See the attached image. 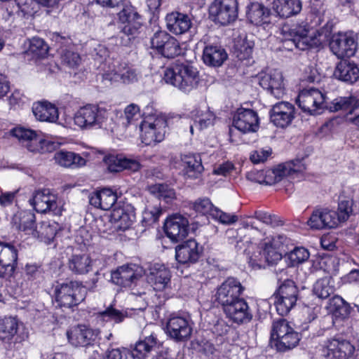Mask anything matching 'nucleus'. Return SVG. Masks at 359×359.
I'll return each instance as SVG.
<instances>
[{"instance_id":"14","label":"nucleus","mask_w":359,"mask_h":359,"mask_svg":"<svg viewBox=\"0 0 359 359\" xmlns=\"http://www.w3.org/2000/svg\"><path fill=\"white\" fill-rule=\"evenodd\" d=\"M192 325L189 316L172 314L166 324V333L175 341H185L191 337Z\"/></svg>"},{"instance_id":"19","label":"nucleus","mask_w":359,"mask_h":359,"mask_svg":"<svg viewBox=\"0 0 359 359\" xmlns=\"http://www.w3.org/2000/svg\"><path fill=\"white\" fill-rule=\"evenodd\" d=\"M329 45L331 51L339 59L353 56L358 46L354 36L347 32L334 34Z\"/></svg>"},{"instance_id":"24","label":"nucleus","mask_w":359,"mask_h":359,"mask_svg":"<svg viewBox=\"0 0 359 359\" xmlns=\"http://www.w3.org/2000/svg\"><path fill=\"white\" fill-rule=\"evenodd\" d=\"M188 219L181 215H174L164 224L166 236L173 242H178L188 234Z\"/></svg>"},{"instance_id":"2","label":"nucleus","mask_w":359,"mask_h":359,"mask_svg":"<svg viewBox=\"0 0 359 359\" xmlns=\"http://www.w3.org/2000/svg\"><path fill=\"white\" fill-rule=\"evenodd\" d=\"M110 112L98 104H88L81 107L74 114V123L83 130L106 128Z\"/></svg>"},{"instance_id":"30","label":"nucleus","mask_w":359,"mask_h":359,"mask_svg":"<svg viewBox=\"0 0 359 359\" xmlns=\"http://www.w3.org/2000/svg\"><path fill=\"white\" fill-rule=\"evenodd\" d=\"M104 161L107 170L111 172H118L124 170L136 172L141 167L138 160L127 158L123 155L109 154L104 156Z\"/></svg>"},{"instance_id":"3","label":"nucleus","mask_w":359,"mask_h":359,"mask_svg":"<svg viewBox=\"0 0 359 359\" xmlns=\"http://www.w3.org/2000/svg\"><path fill=\"white\" fill-rule=\"evenodd\" d=\"M300 340L299 334L284 318L274 320L271 332V344L278 351L285 352L297 346Z\"/></svg>"},{"instance_id":"35","label":"nucleus","mask_w":359,"mask_h":359,"mask_svg":"<svg viewBox=\"0 0 359 359\" xmlns=\"http://www.w3.org/2000/svg\"><path fill=\"white\" fill-rule=\"evenodd\" d=\"M227 58V53L221 46L208 44L203 48L202 59L210 67H220Z\"/></svg>"},{"instance_id":"22","label":"nucleus","mask_w":359,"mask_h":359,"mask_svg":"<svg viewBox=\"0 0 359 359\" xmlns=\"http://www.w3.org/2000/svg\"><path fill=\"white\" fill-rule=\"evenodd\" d=\"M67 336L69 342L72 346L75 347H88L94 344L97 337V332L86 325H79L67 331Z\"/></svg>"},{"instance_id":"41","label":"nucleus","mask_w":359,"mask_h":359,"mask_svg":"<svg viewBox=\"0 0 359 359\" xmlns=\"http://www.w3.org/2000/svg\"><path fill=\"white\" fill-rule=\"evenodd\" d=\"M273 9L283 18L297 15L302 9V4L299 0H274Z\"/></svg>"},{"instance_id":"33","label":"nucleus","mask_w":359,"mask_h":359,"mask_svg":"<svg viewBox=\"0 0 359 359\" xmlns=\"http://www.w3.org/2000/svg\"><path fill=\"white\" fill-rule=\"evenodd\" d=\"M283 82V74L276 69L264 74L259 80L260 86L276 98L282 97L284 94Z\"/></svg>"},{"instance_id":"46","label":"nucleus","mask_w":359,"mask_h":359,"mask_svg":"<svg viewBox=\"0 0 359 359\" xmlns=\"http://www.w3.org/2000/svg\"><path fill=\"white\" fill-rule=\"evenodd\" d=\"M339 224L335 211L327 208L316 210V229L335 228Z\"/></svg>"},{"instance_id":"31","label":"nucleus","mask_w":359,"mask_h":359,"mask_svg":"<svg viewBox=\"0 0 359 359\" xmlns=\"http://www.w3.org/2000/svg\"><path fill=\"white\" fill-rule=\"evenodd\" d=\"M327 314H332V323L335 320H344L349 318L352 308L344 299L338 295L328 299L324 306Z\"/></svg>"},{"instance_id":"51","label":"nucleus","mask_w":359,"mask_h":359,"mask_svg":"<svg viewBox=\"0 0 359 359\" xmlns=\"http://www.w3.org/2000/svg\"><path fill=\"white\" fill-rule=\"evenodd\" d=\"M161 214L162 209L160 205H147L142 212V225L145 227L152 226L158 222Z\"/></svg>"},{"instance_id":"20","label":"nucleus","mask_w":359,"mask_h":359,"mask_svg":"<svg viewBox=\"0 0 359 359\" xmlns=\"http://www.w3.org/2000/svg\"><path fill=\"white\" fill-rule=\"evenodd\" d=\"M326 359H348L355 352V346L352 343L338 336L328 340L323 350Z\"/></svg>"},{"instance_id":"27","label":"nucleus","mask_w":359,"mask_h":359,"mask_svg":"<svg viewBox=\"0 0 359 359\" xmlns=\"http://www.w3.org/2000/svg\"><path fill=\"white\" fill-rule=\"evenodd\" d=\"M223 311L230 320L238 325L248 323L252 318L248 304L243 298L224 307Z\"/></svg>"},{"instance_id":"54","label":"nucleus","mask_w":359,"mask_h":359,"mask_svg":"<svg viewBox=\"0 0 359 359\" xmlns=\"http://www.w3.org/2000/svg\"><path fill=\"white\" fill-rule=\"evenodd\" d=\"M117 226L122 230L128 229L134 222L135 215L133 211L127 212L123 209L118 210L114 215Z\"/></svg>"},{"instance_id":"39","label":"nucleus","mask_w":359,"mask_h":359,"mask_svg":"<svg viewBox=\"0 0 359 359\" xmlns=\"http://www.w3.org/2000/svg\"><path fill=\"white\" fill-rule=\"evenodd\" d=\"M32 111L36 118L40 121L55 123L59 117L57 108L50 102L34 104Z\"/></svg>"},{"instance_id":"10","label":"nucleus","mask_w":359,"mask_h":359,"mask_svg":"<svg viewBox=\"0 0 359 359\" xmlns=\"http://www.w3.org/2000/svg\"><path fill=\"white\" fill-rule=\"evenodd\" d=\"M150 43L151 48L165 58H175L182 52L178 41L165 31L155 32L150 38Z\"/></svg>"},{"instance_id":"26","label":"nucleus","mask_w":359,"mask_h":359,"mask_svg":"<svg viewBox=\"0 0 359 359\" xmlns=\"http://www.w3.org/2000/svg\"><path fill=\"white\" fill-rule=\"evenodd\" d=\"M294 107L290 102H278L270 110V120L276 126L285 128L294 119Z\"/></svg>"},{"instance_id":"62","label":"nucleus","mask_w":359,"mask_h":359,"mask_svg":"<svg viewBox=\"0 0 359 359\" xmlns=\"http://www.w3.org/2000/svg\"><path fill=\"white\" fill-rule=\"evenodd\" d=\"M337 238L332 233L324 234L320 238V246L326 250H333L336 248Z\"/></svg>"},{"instance_id":"45","label":"nucleus","mask_w":359,"mask_h":359,"mask_svg":"<svg viewBox=\"0 0 359 359\" xmlns=\"http://www.w3.org/2000/svg\"><path fill=\"white\" fill-rule=\"evenodd\" d=\"M58 229L59 225L57 223L43 221L35 229L33 237L40 239L41 241L46 244H50L53 241Z\"/></svg>"},{"instance_id":"50","label":"nucleus","mask_w":359,"mask_h":359,"mask_svg":"<svg viewBox=\"0 0 359 359\" xmlns=\"http://www.w3.org/2000/svg\"><path fill=\"white\" fill-rule=\"evenodd\" d=\"M35 220V215L32 212L25 211L21 212L19 218V230L33 236L35 229H36Z\"/></svg>"},{"instance_id":"61","label":"nucleus","mask_w":359,"mask_h":359,"mask_svg":"<svg viewBox=\"0 0 359 359\" xmlns=\"http://www.w3.org/2000/svg\"><path fill=\"white\" fill-rule=\"evenodd\" d=\"M212 217L224 224H233L238 220L237 216L235 215L224 212L217 208L213 210Z\"/></svg>"},{"instance_id":"4","label":"nucleus","mask_w":359,"mask_h":359,"mask_svg":"<svg viewBox=\"0 0 359 359\" xmlns=\"http://www.w3.org/2000/svg\"><path fill=\"white\" fill-rule=\"evenodd\" d=\"M54 294L57 306L70 309L85 299L86 290L81 283L69 281L57 285Z\"/></svg>"},{"instance_id":"18","label":"nucleus","mask_w":359,"mask_h":359,"mask_svg":"<svg viewBox=\"0 0 359 359\" xmlns=\"http://www.w3.org/2000/svg\"><path fill=\"white\" fill-rule=\"evenodd\" d=\"M282 32L286 41H291L294 46L302 50L311 49L314 45V37L308 36L309 29L306 25H285Z\"/></svg>"},{"instance_id":"8","label":"nucleus","mask_w":359,"mask_h":359,"mask_svg":"<svg viewBox=\"0 0 359 359\" xmlns=\"http://www.w3.org/2000/svg\"><path fill=\"white\" fill-rule=\"evenodd\" d=\"M209 14L215 24L229 25L238 18V0H214L209 8Z\"/></svg>"},{"instance_id":"15","label":"nucleus","mask_w":359,"mask_h":359,"mask_svg":"<svg viewBox=\"0 0 359 359\" xmlns=\"http://www.w3.org/2000/svg\"><path fill=\"white\" fill-rule=\"evenodd\" d=\"M29 334L16 318H0V339L7 343H21Z\"/></svg>"},{"instance_id":"53","label":"nucleus","mask_w":359,"mask_h":359,"mask_svg":"<svg viewBox=\"0 0 359 359\" xmlns=\"http://www.w3.org/2000/svg\"><path fill=\"white\" fill-rule=\"evenodd\" d=\"M233 50L240 60H246L252 55V44L245 39H239L234 42Z\"/></svg>"},{"instance_id":"28","label":"nucleus","mask_w":359,"mask_h":359,"mask_svg":"<svg viewBox=\"0 0 359 359\" xmlns=\"http://www.w3.org/2000/svg\"><path fill=\"white\" fill-rule=\"evenodd\" d=\"M138 269V266L135 264L121 266L111 272V280L121 287H131L133 284H136L141 277V273L137 271Z\"/></svg>"},{"instance_id":"21","label":"nucleus","mask_w":359,"mask_h":359,"mask_svg":"<svg viewBox=\"0 0 359 359\" xmlns=\"http://www.w3.org/2000/svg\"><path fill=\"white\" fill-rule=\"evenodd\" d=\"M30 204L34 210L41 213L52 212L55 215L60 213L58 207L57 198L50 189H39L33 194V197L29 200Z\"/></svg>"},{"instance_id":"7","label":"nucleus","mask_w":359,"mask_h":359,"mask_svg":"<svg viewBox=\"0 0 359 359\" xmlns=\"http://www.w3.org/2000/svg\"><path fill=\"white\" fill-rule=\"evenodd\" d=\"M156 345L157 339L151 334L137 341L133 351L119 348L107 349L105 353L106 358L107 359H145Z\"/></svg>"},{"instance_id":"32","label":"nucleus","mask_w":359,"mask_h":359,"mask_svg":"<svg viewBox=\"0 0 359 359\" xmlns=\"http://www.w3.org/2000/svg\"><path fill=\"white\" fill-rule=\"evenodd\" d=\"M147 281L154 290L162 291L165 289L170 281V272L164 265L153 264L147 274Z\"/></svg>"},{"instance_id":"12","label":"nucleus","mask_w":359,"mask_h":359,"mask_svg":"<svg viewBox=\"0 0 359 359\" xmlns=\"http://www.w3.org/2000/svg\"><path fill=\"white\" fill-rule=\"evenodd\" d=\"M275 295L274 304L276 311L281 316H286L296 305L298 298V289L294 282L286 279L282 283Z\"/></svg>"},{"instance_id":"59","label":"nucleus","mask_w":359,"mask_h":359,"mask_svg":"<svg viewBox=\"0 0 359 359\" xmlns=\"http://www.w3.org/2000/svg\"><path fill=\"white\" fill-rule=\"evenodd\" d=\"M352 205L353 201L351 200H341L339 201L337 211H335L339 224L348 219L353 212Z\"/></svg>"},{"instance_id":"6","label":"nucleus","mask_w":359,"mask_h":359,"mask_svg":"<svg viewBox=\"0 0 359 359\" xmlns=\"http://www.w3.org/2000/svg\"><path fill=\"white\" fill-rule=\"evenodd\" d=\"M11 133L32 152H51L59 146L58 143L43 139L35 130L25 127H16L11 130Z\"/></svg>"},{"instance_id":"37","label":"nucleus","mask_w":359,"mask_h":359,"mask_svg":"<svg viewBox=\"0 0 359 359\" xmlns=\"http://www.w3.org/2000/svg\"><path fill=\"white\" fill-rule=\"evenodd\" d=\"M336 79L348 83H353L359 79L358 67L347 60H341L334 72Z\"/></svg>"},{"instance_id":"16","label":"nucleus","mask_w":359,"mask_h":359,"mask_svg":"<svg viewBox=\"0 0 359 359\" xmlns=\"http://www.w3.org/2000/svg\"><path fill=\"white\" fill-rule=\"evenodd\" d=\"M244 287L236 278H227L218 287L215 294V302L222 309L241 299Z\"/></svg>"},{"instance_id":"40","label":"nucleus","mask_w":359,"mask_h":359,"mask_svg":"<svg viewBox=\"0 0 359 359\" xmlns=\"http://www.w3.org/2000/svg\"><path fill=\"white\" fill-rule=\"evenodd\" d=\"M305 81H302L301 86L302 89L299 91L296 103L302 112L306 115L313 114V107H314V86H305Z\"/></svg>"},{"instance_id":"56","label":"nucleus","mask_w":359,"mask_h":359,"mask_svg":"<svg viewBox=\"0 0 359 359\" xmlns=\"http://www.w3.org/2000/svg\"><path fill=\"white\" fill-rule=\"evenodd\" d=\"M48 46L41 38L34 37L30 41L29 51L37 58H43L48 52Z\"/></svg>"},{"instance_id":"11","label":"nucleus","mask_w":359,"mask_h":359,"mask_svg":"<svg viewBox=\"0 0 359 359\" xmlns=\"http://www.w3.org/2000/svg\"><path fill=\"white\" fill-rule=\"evenodd\" d=\"M140 137L145 145L161 142L166 133L167 120L163 116L149 117L142 121Z\"/></svg>"},{"instance_id":"42","label":"nucleus","mask_w":359,"mask_h":359,"mask_svg":"<svg viewBox=\"0 0 359 359\" xmlns=\"http://www.w3.org/2000/svg\"><path fill=\"white\" fill-rule=\"evenodd\" d=\"M191 114L194 119V124L190 126L191 134L194 133V128L202 130L213 125L215 119L214 114L207 108L196 109L191 112Z\"/></svg>"},{"instance_id":"64","label":"nucleus","mask_w":359,"mask_h":359,"mask_svg":"<svg viewBox=\"0 0 359 359\" xmlns=\"http://www.w3.org/2000/svg\"><path fill=\"white\" fill-rule=\"evenodd\" d=\"M139 107L135 104H131L126 107L124 110L123 120L126 122L123 121V124H130L135 116H138Z\"/></svg>"},{"instance_id":"43","label":"nucleus","mask_w":359,"mask_h":359,"mask_svg":"<svg viewBox=\"0 0 359 359\" xmlns=\"http://www.w3.org/2000/svg\"><path fill=\"white\" fill-rule=\"evenodd\" d=\"M93 261L86 254L73 255L68 261L69 269L75 274H86L92 270Z\"/></svg>"},{"instance_id":"47","label":"nucleus","mask_w":359,"mask_h":359,"mask_svg":"<svg viewBox=\"0 0 359 359\" xmlns=\"http://www.w3.org/2000/svg\"><path fill=\"white\" fill-rule=\"evenodd\" d=\"M182 162L184 174L189 178H197L203 170L201 158L199 156H184Z\"/></svg>"},{"instance_id":"17","label":"nucleus","mask_w":359,"mask_h":359,"mask_svg":"<svg viewBox=\"0 0 359 359\" xmlns=\"http://www.w3.org/2000/svg\"><path fill=\"white\" fill-rule=\"evenodd\" d=\"M326 100V93L316 89V114H321L325 109H328L329 111H348V114H352L354 104L358 101L356 97H343L327 104Z\"/></svg>"},{"instance_id":"49","label":"nucleus","mask_w":359,"mask_h":359,"mask_svg":"<svg viewBox=\"0 0 359 359\" xmlns=\"http://www.w3.org/2000/svg\"><path fill=\"white\" fill-rule=\"evenodd\" d=\"M148 190L154 197L164 201L166 203H170L176 197L175 190L167 184H153L148 187Z\"/></svg>"},{"instance_id":"60","label":"nucleus","mask_w":359,"mask_h":359,"mask_svg":"<svg viewBox=\"0 0 359 359\" xmlns=\"http://www.w3.org/2000/svg\"><path fill=\"white\" fill-rule=\"evenodd\" d=\"M309 257V251L304 248H295L288 255L292 266L297 265Z\"/></svg>"},{"instance_id":"13","label":"nucleus","mask_w":359,"mask_h":359,"mask_svg":"<svg viewBox=\"0 0 359 359\" xmlns=\"http://www.w3.org/2000/svg\"><path fill=\"white\" fill-rule=\"evenodd\" d=\"M102 79L109 81H121L123 83H133L137 81L136 70L127 63L119 60L109 61L107 68H104Z\"/></svg>"},{"instance_id":"23","label":"nucleus","mask_w":359,"mask_h":359,"mask_svg":"<svg viewBox=\"0 0 359 359\" xmlns=\"http://www.w3.org/2000/svg\"><path fill=\"white\" fill-rule=\"evenodd\" d=\"M18 250L12 245L0 242V278L11 277L15 269Z\"/></svg>"},{"instance_id":"57","label":"nucleus","mask_w":359,"mask_h":359,"mask_svg":"<svg viewBox=\"0 0 359 359\" xmlns=\"http://www.w3.org/2000/svg\"><path fill=\"white\" fill-rule=\"evenodd\" d=\"M126 317V316L123 312L113 308L111 306L98 314V318L101 320L106 322L114 321L116 323H121Z\"/></svg>"},{"instance_id":"1","label":"nucleus","mask_w":359,"mask_h":359,"mask_svg":"<svg viewBox=\"0 0 359 359\" xmlns=\"http://www.w3.org/2000/svg\"><path fill=\"white\" fill-rule=\"evenodd\" d=\"M166 83L170 84L184 93H189L198 86L199 74L197 69L184 63H175L168 67L163 74Z\"/></svg>"},{"instance_id":"25","label":"nucleus","mask_w":359,"mask_h":359,"mask_svg":"<svg viewBox=\"0 0 359 359\" xmlns=\"http://www.w3.org/2000/svg\"><path fill=\"white\" fill-rule=\"evenodd\" d=\"M202 247L194 239H189L175 248V259L183 264H194L201 257Z\"/></svg>"},{"instance_id":"36","label":"nucleus","mask_w":359,"mask_h":359,"mask_svg":"<svg viewBox=\"0 0 359 359\" xmlns=\"http://www.w3.org/2000/svg\"><path fill=\"white\" fill-rule=\"evenodd\" d=\"M116 201V193L107 188L93 192L89 196V201L92 205L104 210H110Z\"/></svg>"},{"instance_id":"9","label":"nucleus","mask_w":359,"mask_h":359,"mask_svg":"<svg viewBox=\"0 0 359 359\" xmlns=\"http://www.w3.org/2000/svg\"><path fill=\"white\" fill-rule=\"evenodd\" d=\"M309 156V154L290 162L280 164L273 169L263 170L264 184L272 185L280 182L287 175L294 172H303L306 169V158Z\"/></svg>"},{"instance_id":"5","label":"nucleus","mask_w":359,"mask_h":359,"mask_svg":"<svg viewBox=\"0 0 359 359\" xmlns=\"http://www.w3.org/2000/svg\"><path fill=\"white\" fill-rule=\"evenodd\" d=\"M118 20L123 25L121 28L120 38L123 46H129L140 32L142 27V18L135 8L131 5H125L118 13Z\"/></svg>"},{"instance_id":"63","label":"nucleus","mask_w":359,"mask_h":359,"mask_svg":"<svg viewBox=\"0 0 359 359\" xmlns=\"http://www.w3.org/2000/svg\"><path fill=\"white\" fill-rule=\"evenodd\" d=\"M95 59H100L101 62L104 60V63L102 64V69L104 72V68H107L108 65V62L110 60L114 61V60H111L107 57H109V50L108 49L103 45H98L97 48H95Z\"/></svg>"},{"instance_id":"55","label":"nucleus","mask_w":359,"mask_h":359,"mask_svg":"<svg viewBox=\"0 0 359 359\" xmlns=\"http://www.w3.org/2000/svg\"><path fill=\"white\" fill-rule=\"evenodd\" d=\"M189 206L197 213L203 215H210L211 216H212L213 210L216 208L210 200L206 197L196 199L194 202L191 203Z\"/></svg>"},{"instance_id":"34","label":"nucleus","mask_w":359,"mask_h":359,"mask_svg":"<svg viewBox=\"0 0 359 359\" xmlns=\"http://www.w3.org/2000/svg\"><path fill=\"white\" fill-rule=\"evenodd\" d=\"M167 29L174 34H182L186 33L191 27V18L184 13L172 12L165 17Z\"/></svg>"},{"instance_id":"29","label":"nucleus","mask_w":359,"mask_h":359,"mask_svg":"<svg viewBox=\"0 0 359 359\" xmlns=\"http://www.w3.org/2000/svg\"><path fill=\"white\" fill-rule=\"evenodd\" d=\"M233 126L243 133L256 132L259 128L257 114L252 109H238L233 116Z\"/></svg>"},{"instance_id":"48","label":"nucleus","mask_w":359,"mask_h":359,"mask_svg":"<svg viewBox=\"0 0 359 359\" xmlns=\"http://www.w3.org/2000/svg\"><path fill=\"white\" fill-rule=\"evenodd\" d=\"M269 11L262 4L255 2L248 7L247 17L252 24L259 25L269 18Z\"/></svg>"},{"instance_id":"58","label":"nucleus","mask_w":359,"mask_h":359,"mask_svg":"<svg viewBox=\"0 0 359 359\" xmlns=\"http://www.w3.org/2000/svg\"><path fill=\"white\" fill-rule=\"evenodd\" d=\"M264 261L269 265L277 264L283 260L282 255L278 252L271 243H264L263 248Z\"/></svg>"},{"instance_id":"52","label":"nucleus","mask_w":359,"mask_h":359,"mask_svg":"<svg viewBox=\"0 0 359 359\" xmlns=\"http://www.w3.org/2000/svg\"><path fill=\"white\" fill-rule=\"evenodd\" d=\"M263 248L264 245L261 247H256L250 243L248 248L244 250L245 253L249 255V264L252 267L257 266L261 268L263 264L265 263L264 261Z\"/></svg>"},{"instance_id":"38","label":"nucleus","mask_w":359,"mask_h":359,"mask_svg":"<svg viewBox=\"0 0 359 359\" xmlns=\"http://www.w3.org/2000/svg\"><path fill=\"white\" fill-rule=\"evenodd\" d=\"M241 227L238 229H229L226 231V235L229 241L231 244H235V248L237 250L242 249L243 237L245 236L246 232L250 230H256L260 231L259 226L252 220H243L241 222Z\"/></svg>"},{"instance_id":"44","label":"nucleus","mask_w":359,"mask_h":359,"mask_svg":"<svg viewBox=\"0 0 359 359\" xmlns=\"http://www.w3.org/2000/svg\"><path fill=\"white\" fill-rule=\"evenodd\" d=\"M55 162L66 168H77L86 165V161L79 154L72 151H60L55 154Z\"/></svg>"}]
</instances>
